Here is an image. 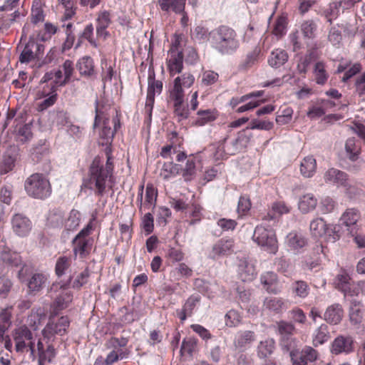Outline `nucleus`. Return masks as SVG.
<instances>
[{"mask_svg":"<svg viewBox=\"0 0 365 365\" xmlns=\"http://www.w3.org/2000/svg\"><path fill=\"white\" fill-rule=\"evenodd\" d=\"M12 337L16 352L29 351L32 360L34 361L38 357V365H44L46 361L51 362L56 355L51 344L45 346L41 339H36L32 331L25 325L14 329Z\"/></svg>","mask_w":365,"mask_h":365,"instance_id":"f257e3e1","label":"nucleus"},{"mask_svg":"<svg viewBox=\"0 0 365 365\" xmlns=\"http://www.w3.org/2000/svg\"><path fill=\"white\" fill-rule=\"evenodd\" d=\"M210 35L212 46L221 54H232L240 46L237 33L229 26H220L213 30Z\"/></svg>","mask_w":365,"mask_h":365,"instance_id":"f03ea898","label":"nucleus"},{"mask_svg":"<svg viewBox=\"0 0 365 365\" xmlns=\"http://www.w3.org/2000/svg\"><path fill=\"white\" fill-rule=\"evenodd\" d=\"M107 173L106 171L101 170L97 160H93L90 167L88 178L83 180L81 191L89 190L96 195L103 196L106 188L112 189L114 185L113 178Z\"/></svg>","mask_w":365,"mask_h":365,"instance_id":"7ed1b4c3","label":"nucleus"},{"mask_svg":"<svg viewBox=\"0 0 365 365\" xmlns=\"http://www.w3.org/2000/svg\"><path fill=\"white\" fill-rule=\"evenodd\" d=\"M97 126H101L99 143L102 145H107L111 143L115 132L120 127V121L117 115L115 116L113 115V118L110 120L108 114L100 110L96 101L93 128H96Z\"/></svg>","mask_w":365,"mask_h":365,"instance_id":"20e7f679","label":"nucleus"},{"mask_svg":"<svg viewBox=\"0 0 365 365\" xmlns=\"http://www.w3.org/2000/svg\"><path fill=\"white\" fill-rule=\"evenodd\" d=\"M96 217H93L72 240V250L75 259L83 261L91 253L93 239L90 235L94 230Z\"/></svg>","mask_w":365,"mask_h":365,"instance_id":"39448f33","label":"nucleus"},{"mask_svg":"<svg viewBox=\"0 0 365 365\" xmlns=\"http://www.w3.org/2000/svg\"><path fill=\"white\" fill-rule=\"evenodd\" d=\"M24 189L27 195L35 199L44 200L52 192L49 180L41 173H34L26 178Z\"/></svg>","mask_w":365,"mask_h":365,"instance_id":"423d86ee","label":"nucleus"},{"mask_svg":"<svg viewBox=\"0 0 365 365\" xmlns=\"http://www.w3.org/2000/svg\"><path fill=\"white\" fill-rule=\"evenodd\" d=\"M252 240L264 251L275 255L279 249L275 231L266 223L257 225L252 235Z\"/></svg>","mask_w":365,"mask_h":365,"instance_id":"0eeeda50","label":"nucleus"},{"mask_svg":"<svg viewBox=\"0 0 365 365\" xmlns=\"http://www.w3.org/2000/svg\"><path fill=\"white\" fill-rule=\"evenodd\" d=\"M51 297L56 294V299L51 305L52 314L56 315L60 310L66 309L73 300V293L69 289L68 282H56L49 289Z\"/></svg>","mask_w":365,"mask_h":365,"instance_id":"6e6552de","label":"nucleus"},{"mask_svg":"<svg viewBox=\"0 0 365 365\" xmlns=\"http://www.w3.org/2000/svg\"><path fill=\"white\" fill-rule=\"evenodd\" d=\"M309 229L315 238H322L331 242L339 240L341 237L340 226L336 224H327L324 219L317 217L310 222Z\"/></svg>","mask_w":365,"mask_h":365,"instance_id":"1a4fd4ad","label":"nucleus"},{"mask_svg":"<svg viewBox=\"0 0 365 365\" xmlns=\"http://www.w3.org/2000/svg\"><path fill=\"white\" fill-rule=\"evenodd\" d=\"M334 284L336 289L341 292L344 297L357 296L365 288V281L354 282L346 273H341L336 277Z\"/></svg>","mask_w":365,"mask_h":365,"instance_id":"9d476101","label":"nucleus"},{"mask_svg":"<svg viewBox=\"0 0 365 365\" xmlns=\"http://www.w3.org/2000/svg\"><path fill=\"white\" fill-rule=\"evenodd\" d=\"M325 182L345 189L346 193L351 197L356 194V190L348 180L347 174L335 168L329 169L324 175Z\"/></svg>","mask_w":365,"mask_h":365,"instance_id":"9b49d317","label":"nucleus"},{"mask_svg":"<svg viewBox=\"0 0 365 365\" xmlns=\"http://www.w3.org/2000/svg\"><path fill=\"white\" fill-rule=\"evenodd\" d=\"M361 217V212L358 209L353 207L346 209L339 218L340 229L344 227L349 235H355L360 229L359 222Z\"/></svg>","mask_w":365,"mask_h":365,"instance_id":"f8f14e48","label":"nucleus"},{"mask_svg":"<svg viewBox=\"0 0 365 365\" xmlns=\"http://www.w3.org/2000/svg\"><path fill=\"white\" fill-rule=\"evenodd\" d=\"M143 190L144 185H141L138 188V193L137 197V202L139 205L140 210L153 209L156 204L158 191L155 187L148 183L145 188V199L143 201Z\"/></svg>","mask_w":365,"mask_h":365,"instance_id":"ddd939ff","label":"nucleus"},{"mask_svg":"<svg viewBox=\"0 0 365 365\" xmlns=\"http://www.w3.org/2000/svg\"><path fill=\"white\" fill-rule=\"evenodd\" d=\"M69 319L67 317H61L56 322H49L42 330V334L45 339L47 340L46 344L54 339L56 334L63 335L66 333V329L69 327Z\"/></svg>","mask_w":365,"mask_h":365,"instance_id":"4468645a","label":"nucleus"},{"mask_svg":"<svg viewBox=\"0 0 365 365\" xmlns=\"http://www.w3.org/2000/svg\"><path fill=\"white\" fill-rule=\"evenodd\" d=\"M195 82V77L190 73H184L174 78L169 90V96L185 97V88L191 87Z\"/></svg>","mask_w":365,"mask_h":365,"instance_id":"2eb2a0df","label":"nucleus"},{"mask_svg":"<svg viewBox=\"0 0 365 365\" xmlns=\"http://www.w3.org/2000/svg\"><path fill=\"white\" fill-rule=\"evenodd\" d=\"M361 150V143L355 138H349L346 140L345 143V151L348 158L353 162H358V165H353L350 168L352 172L356 173L359 171L361 165L364 163L360 158Z\"/></svg>","mask_w":365,"mask_h":365,"instance_id":"dca6fc26","label":"nucleus"},{"mask_svg":"<svg viewBox=\"0 0 365 365\" xmlns=\"http://www.w3.org/2000/svg\"><path fill=\"white\" fill-rule=\"evenodd\" d=\"M354 350V340L351 336L339 335L331 343V352L334 355L349 354Z\"/></svg>","mask_w":365,"mask_h":365,"instance_id":"f3484780","label":"nucleus"},{"mask_svg":"<svg viewBox=\"0 0 365 365\" xmlns=\"http://www.w3.org/2000/svg\"><path fill=\"white\" fill-rule=\"evenodd\" d=\"M163 88V82L155 79V74L153 70H149L148 77V92L145 106L153 107L155 96L162 93Z\"/></svg>","mask_w":365,"mask_h":365,"instance_id":"a211bd4d","label":"nucleus"},{"mask_svg":"<svg viewBox=\"0 0 365 365\" xmlns=\"http://www.w3.org/2000/svg\"><path fill=\"white\" fill-rule=\"evenodd\" d=\"M235 250V242L232 239H220L213 245L209 254L212 259H218L220 257L230 255Z\"/></svg>","mask_w":365,"mask_h":365,"instance_id":"6ab92c4d","label":"nucleus"},{"mask_svg":"<svg viewBox=\"0 0 365 365\" xmlns=\"http://www.w3.org/2000/svg\"><path fill=\"white\" fill-rule=\"evenodd\" d=\"M11 226L14 232L19 237L27 236L31 229V221L22 214H15L11 218Z\"/></svg>","mask_w":365,"mask_h":365,"instance_id":"aec40b11","label":"nucleus"},{"mask_svg":"<svg viewBox=\"0 0 365 365\" xmlns=\"http://www.w3.org/2000/svg\"><path fill=\"white\" fill-rule=\"evenodd\" d=\"M248 141L249 136H247L245 131L243 130L238 134L236 138L232 139L229 141L227 138H225L222 140V143L226 148L227 155H232L242 150L246 146Z\"/></svg>","mask_w":365,"mask_h":365,"instance_id":"412c9836","label":"nucleus"},{"mask_svg":"<svg viewBox=\"0 0 365 365\" xmlns=\"http://www.w3.org/2000/svg\"><path fill=\"white\" fill-rule=\"evenodd\" d=\"M285 244L289 250L299 253L307 245V240L301 232L292 231L287 235Z\"/></svg>","mask_w":365,"mask_h":365,"instance_id":"4be33fe9","label":"nucleus"},{"mask_svg":"<svg viewBox=\"0 0 365 365\" xmlns=\"http://www.w3.org/2000/svg\"><path fill=\"white\" fill-rule=\"evenodd\" d=\"M238 275L243 282H250L257 275L254 262L246 258L240 259L238 264Z\"/></svg>","mask_w":365,"mask_h":365,"instance_id":"5701e85b","label":"nucleus"},{"mask_svg":"<svg viewBox=\"0 0 365 365\" xmlns=\"http://www.w3.org/2000/svg\"><path fill=\"white\" fill-rule=\"evenodd\" d=\"M183 53L178 52H168L167 58V67L170 76L180 74L183 69Z\"/></svg>","mask_w":365,"mask_h":365,"instance_id":"b1692460","label":"nucleus"},{"mask_svg":"<svg viewBox=\"0 0 365 365\" xmlns=\"http://www.w3.org/2000/svg\"><path fill=\"white\" fill-rule=\"evenodd\" d=\"M48 284V275L43 272H36L29 279L27 286L31 294L41 292Z\"/></svg>","mask_w":365,"mask_h":365,"instance_id":"393cba45","label":"nucleus"},{"mask_svg":"<svg viewBox=\"0 0 365 365\" xmlns=\"http://www.w3.org/2000/svg\"><path fill=\"white\" fill-rule=\"evenodd\" d=\"M288 308V303L282 298L277 297H266L263 303V309L273 314H279Z\"/></svg>","mask_w":365,"mask_h":365,"instance_id":"a878e982","label":"nucleus"},{"mask_svg":"<svg viewBox=\"0 0 365 365\" xmlns=\"http://www.w3.org/2000/svg\"><path fill=\"white\" fill-rule=\"evenodd\" d=\"M344 317V310L339 304H334L329 306L324 314L323 319L330 324H338L341 322Z\"/></svg>","mask_w":365,"mask_h":365,"instance_id":"bb28decb","label":"nucleus"},{"mask_svg":"<svg viewBox=\"0 0 365 365\" xmlns=\"http://www.w3.org/2000/svg\"><path fill=\"white\" fill-rule=\"evenodd\" d=\"M277 330L282 338V344L286 346L287 349H290L292 341L289 340V336L294 334L295 327L292 323L280 321L277 323Z\"/></svg>","mask_w":365,"mask_h":365,"instance_id":"cd10ccee","label":"nucleus"},{"mask_svg":"<svg viewBox=\"0 0 365 365\" xmlns=\"http://www.w3.org/2000/svg\"><path fill=\"white\" fill-rule=\"evenodd\" d=\"M173 103L175 116L178 121L187 119L189 117V109L184 103V97L169 96Z\"/></svg>","mask_w":365,"mask_h":365,"instance_id":"c85d7f7f","label":"nucleus"},{"mask_svg":"<svg viewBox=\"0 0 365 365\" xmlns=\"http://www.w3.org/2000/svg\"><path fill=\"white\" fill-rule=\"evenodd\" d=\"M96 21L97 35L100 37L106 38V37L108 35V32L106 31V29L111 23L110 12L108 11H103L99 12Z\"/></svg>","mask_w":365,"mask_h":365,"instance_id":"c756f323","label":"nucleus"},{"mask_svg":"<svg viewBox=\"0 0 365 365\" xmlns=\"http://www.w3.org/2000/svg\"><path fill=\"white\" fill-rule=\"evenodd\" d=\"M255 339V333L252 331H240L235 337L234 344L237 349H245Z\"/></svg>","mask_w":365,"mask_h":365,"instance_id":"7c9ffc66","label":"nucleus"},{"mask_svg":"<svg viewBox=\"0 0 365 365\" xmlns=\"http://www.w3.org/2000/svg\"><path fill=\"white\" fill-rule=\"evenodd\" d=\"M317 170L316 159L308 155L303 158L300 163V173L304 178H312Z\"/></svg>","mask_w":365,"mask_h":365,"instance_id":"2f4dec72","label":"nucleus"},{"mask_svg":"<svg viewBox=\"0 0 365 365\" xmlns=\"http://www.w3.org/2000/svg\"><path fill=\"white\" fill-rule=\"evenodd\" d=\"M260 281L264 288L270 293L277 294L279 289L277 287V277L273 272H267L260 277Z\"/></svg>","mask_w":365,"mask_h":365,"instance_id":"473e14b6","label":"nucleus"},{"mask_svg":"<svg viewBox=\"0 0 365 365\" xmlns=\"http://www.w3.org/2000/svg\"><path fill=\"white\" fill-rule=\"evenodd\" d=\"M186 0H159L160 9L166 12L172 10L175 13H182L185 9Z\"/></svg>","mask_w":365,"mask_h":365,"instance_id":"72a5a7b5","label":"nucleus"},{"mask_svg":"<svg viewBox=\"0 0 365 365\" xmlns=\"http://www.w3.org/2000/svg\"><path fill=\"white\" fill-rule=\"evenodd\" d=\"M274 349V340L273 339L267 338L259 343L257 347V354L259 358L264 359L272 355Z\"/></svg>","mask_w":365,"mask_h":365,"instance_id":"f704fd0d","label":"nucleus"},{"mask_svg":"<svg viewBox=\"0 0 365 365\" xmlns=\"http://www.w3.org/2000/svg\"><path fill=\"white\" fill-rule=\"evenodd\" d=\"M317 200L312 194H306L302 196L299 200L298 207L303 213H307L315 209Z\"/></svg>","mask_w":365,"mask_h":365,"instance_id":"c9c22d12","label":"nucleus"},{"mask_svg":"<svg viewBox=\"0 0 365 365\" xmlns=\"http://www.w3.org/2000/svg\"><path fill=\"white\" fill-rule=\"evenodd\" d=\"M288 60V55L287 52L282 49H275L272 53L268 59V63L270 66L274 68H279L284 65Z\"/></svg>","mask_w":365,"mask_h":365,"instance_id":"e433bc0d","label":"nucleus"},{"mask_svg":"<svg viewBox=\"0 0 365 365\" xmlns=\"http://www.w3.org/2000/svg\"><path fill=\"white\" fill-rule=\"evenodd\" d=\"M329 331L327 325L322 324L313 333L312 342L314 346L322 345L329 339Z\"/></svg>","mask_w":365,"mask_h":365,"instance_id":"4c0bfd02","label":"nucleus"},{"mask_svg":"<svg viewBox=\"0 0 365 365\" xmlns=\"http://www.w3.org/2000/svg\"><path fill=\"white\" fill-rule=\"evenodd\" d=\"M81 222V213L76 210H72L66 218L64 219L63 226L66 231L76 230Z\"/></svg>","mask_w":365,"mask_h":365,"instance_id":"58836bf2","label":"nucleus"},{"mask_svg":"<svg viewBox=\"0 0 365 365\" xmlns=\"http://www.w3.org/2000/svg\"><path fill=\"white\" fill-rule=\"evenodd\" d=\"M217 118L216 113L214 110H200L197 112V117L194 123L197 126H203L215 120Z\"/></svg>","mask_w":365,"mask_h":365,"instance_id":"ea45409f","label":"nucleus"},{"mask_svg":"<svg viewBox=\"0 0 365 365\" xmlns=\"http://www.w3.org/2000/svg\"><path fill=\"white\" fill-rule=\"evenodd\" d=\"M1 260L11 266L18 267L21 264V257L19 253L5 249L1 254Z\"/></svg>","mask_w":365,"mask_h":365,"instance_id":"a19ab883","label":"nucleus"},{"mask_svg":"<svg viewBox=\"0 0 365 365\" xmlns=\"http://www.w3.org/2000/svg\"><path fill=\"white\" fill-rule=\"evenodd\" d=\"M34 47H38V43L34 40L29 41L24 46L19 57L21 63H29L34 59Z\"/></svg>","mask_w":365,"mask_h":365,"instance_id":"79ce46f5","label":"nucleus"},{"mask_svg":"<svg viewBox=\"0 0 365 365\" xmlns=\"http://www.w3.org/2000/svg\"><path fill=\"white\" fill-rule=\"evenodd\" d=\"M77 67L81 75L91 76L93 73V61L89 56H84L79 59Z\"/></svg>","mask_w":365,"mask_h":365,"instance_id":"37998d69","label":"nucleus"},{"mask_svg":"<svg viewBox=\"0 0 365 365\" xmlns=\"http://www.w3.org/2000/svg\"><path fill=\"white\" fill-rule=\"evenodd\" d=\"M170 275L176 280H180L182 277L188 278L192 275V269L182 262L170 272Z\"/></svg>","mask_w":365,"mask_h":365,"instance_id":"c03bdc74","label":"nucleus"},{"mask_svg":"<svg viewBox=\"0 0 365 365\" xmlns=\"http://www.w3.org/2000/svg\"><path fill=\"white\" fill-rule=\"evenodd\" d=\"M43 95L46 98L43 99L38 106V110L40 111H43L52 106L57 99V94L54 89L51 88L50 93H46V91H43Z\"/></svg>","mask_w":365,"mask_h":365,"instance_id":"a18cd8bd","label":"nucleus"},{"mask_svg":"<svg viewBox=\"0 0 365 365\" xmlns=\"http://www.w3.org/2000/svg\"><path fill=\"white\" fill-rule=\"evenodd\" d=\"M45 317L46 315L41 309H38L36 311L32 310L31 313L28 317L27 324L34 330H36L38 325L41 324V320L45 319Z\"/></svg>","mask_w":365,"mask_h":365,"instance_id":"49530a36","label":"nucleus"},{"mask_svg":"<svg viewBox=\"0 0 365 365\" xmlns=\"http://www.w3.org/2000/svg\"><path fill=\"white\" fill-rule=\"evenodd\" d=\"M58 4L64 9V14L62 21L71 19L76 14V7L74 6L73 0H58Z\"/></svg>","mask_w":365,"mask_h":365,"instance_id":"de8ad7c7","label":"nucleus"},{"mask_svg":"<svg viewBox=\"0 0 365 365\" xmlns=\"http://www.w3.org/2000/svg\"><path fill=\"white\" fill-rule=\"evenodd\" d=\"M242 321L241 314L235 309H230L225 316V324L228 327H237Z\"/></svg>","mask_w":365,"mask_h":365,"instance_id":"09e8293b","label":"nucleus"},{"mask_svg":"<svg viewBox=\"0 0 365 365\" xmlns=\"http://www.w3.org/2000/svg\"><path fill=\"white\" fill-rule=\"evenodd\" d=\"M168 261L175 264L180 262L184 259L185 254L180 248L170 247L165 255Z\"/></svg>","mask_w":365,"mask_h":365,"instance_id":"8fccbe9b","label":"nucleus"},{"mask_svg":"<svg viewBox=\"0 0 365 365\" xmlns=\"http://www.w3.org/2000/svg\"><path fill=\"white\" fill-rule=\"evenodd\" d=\"M71 263V258L66 256H61L58 258L56 263L55 271L56 274L61 277L66 273V271L68 269Z\"/></svg>","mask_w":365,"mask_h":365,"instance_id":"3c124183","label":"nucleus"},{"mask_svg":"<svg viewBox=\"0 0 365 365\" xmlns=\"http://www.w3.org/2000/svg\"><path fill=\"white\" fill-rule=\"evenodd\" d=\"M287 20L285 16L278 17L274 23L272 33L277 38L283 36L287 31Z\"/></svg>","mask_w":365,"mask_h":365,"instance_id":"603ef678","label":"nucleus"},{"mask_svg":"<svg viewBox=\"0 0 365 365\" xmlns=\"http://www.w3.org/2000/svg\"><path fill=\"white\" fill-rule=\"evenodd\" d=\"M314 76L316 82L318 84L323 85L328 78V74L325 70V65L323 62H317L314 66Z\"/></svg>","mask_w":365,"mask_h":365,"instance_id":"864d4df0","label":"nucleus"},{"mask_svg":"<svg viewBox=\"0 0 365 365\" xmlns=\"http://www.w3.org/2000/svg\"><path fill=\"white\" fill-rule=\"evenodd\" d=\"M341 29L339 25H336L332 26L329 31L328 41L334 46H338L341 43L342 39Z\"/></svg>","mask_w":365,"mask_h":365,"instance_id":"5fc2aeb1","label":"nucleus"},{"mask_svg":"<svg viewBox=\"0 0 365 365\" xmlns=\"http://www.w3.org/2000/svg\"><path fill=\"white\" fill-rule=\"evenodd\" d=\"M128 356V352L126 350H123L120 348L111 351L106 356V360L107 365H112L119 359H125Z\"/></svg>","mask_w":365,"mask_h":365,"instance_id":"6e6d98bb","label":"nucleus"},{"mask_svg":"<svg viewBox=\"0 0 365 365\" xmlns=\"http://www.w3.org/2000/svg\"><path fill=\"white\" fill-rule=\"evenodd\" d=\"M196 173L195 161L193 158L188 159L185 168L182 170V175L185 180L190 181L193 179Z\"/></svg>","mask_w":365,"mask_h":365,"instance_id":"4d7b16f0","label":"nucleus"},{"mask_svg":"<svg viewBox=\"0 0 365 365\" xmlns=\"http://www.w3.org/2000/svg\"><path fill=\"white\" fill-rule=\"evenodd\" d=\"M178 165L172 162L164 163L162 168L160 175L165 180H168L171 177L175 176L178 173Z\"/></svg>","mask_w":365,"mask_h":365,"instance_id":"13d9d810","label":"nucleus"},{"mask_svg":"<svg viewBox=\"0 0 365 365\" xmlns=\"http://www.w3.org/2000/svg\"><path fill=\"white\" fill-rule=\"evenodd\" d=\"M316 30L317 25L312 20L305 21L301 25V31L305 38H313Z\"/></svg>","mask_w":365,"mask_h":365,"instance_id":"bf43d9fd","label":"nucleus"},{"mask_svg":"<svg viewBox=\"0 0 365 365\" xmlns=\"http://www.w3.org/2000/svg\"><path fill=\"white\" fill-rule=\"evenodd\" d=\"M210 150L212 152V155L215 160L223 159L226 155H228L226 152V148L222 141L212 145Z\"/></svg>","mask_w":365,"mask_h":365,"instance_id":"052dcab7","label":"nucleus"},{"mask_svg":"<svg viewBox=\"0 0 365 365\" xmlns=\"http://www.w3.org/2000/svg\"><path fill=\"white\" fill-rule=\"evenodd\" d=\"M340 7H342L340 1L332 2L329 4V8L325 11V16L330 24H331L333 20L336 19L339 16Z\"/></svg>","mask_w":365,"mask_h":365,"instance_id":"680f3d73","label":"nucleus"},{"mask_svg":"<svg viewBox=\"0 0 365 365\" xmlns=\"http://www.w3.org/2000/svg\"><path fill=\"white\" fill-rule=\"evenodd\" d=\"M48 223L50 226L57 227L63 225L64 217L61 211L57 210L50 212L48 217Z\"/></svg>","mask_w":365,"mask_h":365,"instance_id":"e2e57ef3","label":"nucleus"},{"mask_svg":"<svg viewBox=\"0 0 365 365\" xmlns=\"http://www.w3.org/2000/svg\"><path fill=\"white\" fill-rule=\"evenodd\" d=\"M197 346V341L193 338L184 339L182 343L180 353L182 355L191 356Z\"/></svg>","mask_w":365,"mask_h":365,"instance_id":"0e129e2a","label":"nucleus"},{"mask_svg":"<svg viewBox=\"0 0 365 365\" xmlns=\"http://www.w3.org/2000/svg\"><path fill=\"white\" fill-rule=\"evenodd\" d=\"M49 118L53 125L58 127H63L67 123V115L63 111L53 112L49 114Z\"/></svg>","mask_w":365,"mask_h":365,"instance_id":"69168bd1","label":"nucleus"},{"mask_svg":"<svg viewBox=\"0 0 365 365\" xmlns=\"http://www.w3.org/2000/svg\"><path fill=\"white\" fill-rule=\"evenodd\" d=\"M15 165V159L11 155H4L0 163V174L4 175L11 171Z\"/></svg>","mask_w":365,"mask_h":365,"instance_id":"338daca9","label":"nucleus"},{"mask_svg":"<svg viewBox=\"0 0 365 365\" xmlns=\"http://www.w3.org/2000/svg\"><path fill=\"white\" fill-rule=\"evenodd\" d=\"M294 292L301 298H305L309 291V286L304 281H297L293 284Z\"/></svg>","mask_w":365,"mask_h":365,"instance_id":"774afa93","label":"nucleus"}]
</instances>
